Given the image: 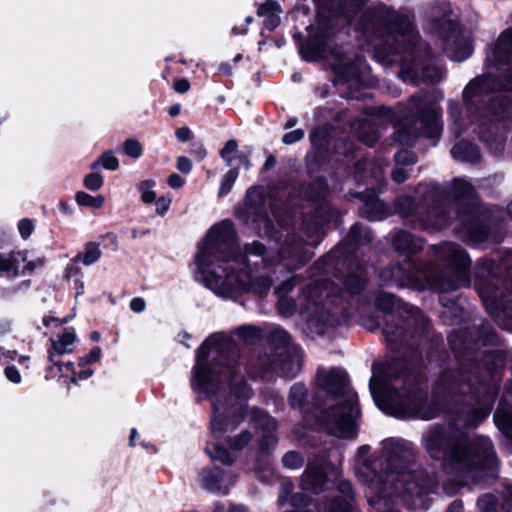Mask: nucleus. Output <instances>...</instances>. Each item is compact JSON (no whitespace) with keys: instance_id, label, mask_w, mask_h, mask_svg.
Wrapping results in <instances>:
<instances>
[{"instance_id":"nucleus-1","label":"nucleus","mask_w":512,"mask_h":512,"mask_svg":"<svg viewBox=\"0 0 512 512\" xmlns=\"http://www.w3.org/2000/svg\"><path fill=\"white\" fill-rule=\"evenodd\" d=\"M239 372L237 355L225 336L212 335L198 349L191 385L200 395L210 397L213 407L211 437L205 450L212 461L224 465H231L235 458L218 443V437L238 425L243 418L244 406L241 402L227 406L221 402L220 395L225 394L226 388L239 400L251 395V389Z\"/></svg>"},{"instance_id":"nucleus-2","label":"nucleus","mask_w":512,"mask_h":512,"mask_svg":"<svg viewBox=\"0 0 512 512\" xmlns=\"http://www.w3.org/2000/svg\"><path fill=\"white\" fill-rule=\"evenodd\" d=\"M250 256L259 258L265 266L274 263L259 242L247 245L244 254L237 253L233 223L224 220L208 231L195 262L205 285L220 296L234 299L247 292L263 295L272 280L247 270Z\"/></svg>"},{"instance_id":"nucleus-3","label":"nucleus","mask_w":512,"mask_h":512,"mask_svg":"<svg viewBox=\"0 0 512 512\" xmlns=\"http://www.w3.org/2000/svg\"><path fill=\"white\" fill-rule=\"evenodd\" d=\"M370 446H361L356 454L354 472L356 477L367 486L369 492L366 497L370 505L379 506L382 497L392 494L395 490L404 501L415 505L410 496H420L424 493V487L418 480L414 470L408 467V449L402 440L386 439L382 442L380 458L385 460V479L377 471L382 465L378 459L369 457Z\"/></svg>"},{"instance_id":"nucleus-4","label":"nucleus","mask_w":512,"mask_h":512,"mask_svg":"<svg viewBox=\"0 0 512 512\" xmlns=\"http://www.w3.org/2000/svg\"><path fill=\"white\" fill-rule=\"evenodd\" d=\"M436 266L417 264L413 260L407 267L395 265L381 271L380 277L386 285L426 288L448 292L470 284V259L466 252L453 243H444L433 249Z\"/></svg>"},{"instance_id":"nucleus-5","label":"nucleus","mask_w":512,"mask_h":512,"mask_svg":"<svg viewBox=\"0 0 512 512\" xmlns=\"http://www.w3.org/2000/svg\"><path fill=\"white\" fill-rule=\"evenodd\" d=\"M424 443L429 455L441 460L445 468L462 469L473 465L492 468L497 465L492 442L486 437L467 443L448 429L433 427L425 433Z\"/></svg>"},{"instance_id":"nucleus-6","label":"nucleus","mask_w":512,"mask_h":512,"mask_svg":"<svg viewBox=\"0 0 512 512\" xmlns=\"http://www.w3.org/2000/svg\"><path fill=\"white\" fill-rule=\"evenodd\" d=\"M358 29L375 48L385 52L395 49V52L404 54L403 61H408L410 56L413 60L417 58L418 34L406 11L395 12L387 7L374 9L363 16V23Z\"/></svg>"},{"instance_id":"nucleus-7","label":"nucleus","mask_w":512,"mask_h":512,"mask_svg":"<svg viewBox=\"0 0 512 512\" xmlns=\"http://www.w3.org/2000/svg\"><path fill=\"white\" fill-rule=\"evenodd\" d=\"M317 381L327 393L342 398L324 416L328 432L339 438L355 437L359 417L357 394L348 386L346 372L338 368L319 370Z\"/></svg>"},{"instance_id":"nucleus-8","label":"nucleus","mask_w":512,"mask_h":512,"mask_svg":"<svg viewBox=\"0 0 512 512\" xmlns=\"http://www.w3.org/2000/svg\"><path fill=\"white\" fill-rule=\"evenodd\" d=\"M387 374L384 364H375L372 368L370 391L377 406L385 413L397 418H419L429 420L437 415V409L428 404L426 397L417 386L405 387L385 392Z\"/></svg>"},{"instance_id":"nucleus-9","label":"nucleus","mask_w":512,"mask_h":512,"mask_svg":"<svg viewBox=\"0 0 512 512\" xmlns=\"http://www.w3.org/2000/svg\"><path fill=\"white\" fill-rule=\"evenodd\" d=\"M438 104L426 93L411 97L404 120L397 128V140L409 144L418 136L439 139L443 125Z\"/></svg>"},{"instance_id":"nucleus-10","label":"nucleus","mask_w":512,"mask_h":512,"mask_svg":"<svg viewBox=\"0 0 512 512\" xmlns=\"http://www.w3.org/2000/svg\"><path fill=\"white\" fill-rule=\"evenodd\" d=\"M43 260H28L27 250H14L9 254L0 253V276L16 278L21 274L32 273Z\"/></svg>"},{"instance_id":"nucleus-11","label":"nucleus","mask_w":512,"mask_h":512,"mask_svg":"<svg viewBox=\"0 0 512 512\" xmlns=\"http://www.w3.org/2000/svg\"><path fill=\"white\" fill-rule=\"evenodd\" d=\"M492 56L497 70L501 69L502 64H511L512 66V29L506 30L499 36ZM505 71V83L497 84L498 89L503 86L504 89L512 90V67Z\"/></svg>"},{"instance_id":"nucleus-12","label":"nucleus","mask_w":512,"mask_h":512,"mask_svg":"<svg viewBox=\"0 0 512 512\" xmlns=\"http://www.w3.org/2000/svg\"><path fill=\"white\" fill-rule=\"evenodd\" d=\"M201 483L206 489L227 494L236 482V475L230 470L220 468L204 469L201 472Z\"/></svg>"},{"instance_id":"nucleus-13","label":"nucleus","mask_w":512,"mask_h":512,"mask_svg":"<svg viewBox=\"0 0 512 512\" xmlns=\"http://www.w3.org/2000/svg\"><path fill=\"white\" fill-rule=\"evenodd\" d=\"M76 339L75 331L72 328H66L56 338H51V346L48 349L49 361L53 365H58V357L73 352Z\"/></svg>"},{"instance_id":"nucleus-14","label":"nucleus","mask_w":512,"mask_h":512,"mask_svg":"<svg viewBox=\"0 0 512 512\" xmlns=\"http://www.w3.org/2000/svg\"><path fill=\"white\" fill-rule=\"evenodd\" d=\"M340 497L334 498L328 505L326 512H359L353 505L354 497L351 483L340 481L337 487Z\"/></svg>"},{"instance_id":"nucleus-15","label":"nucleus","mask_w":512,"mask_h":512,"mask_svg":"<svg viewBox=\"0 0 512 512\" xmlns=\"http://www.w3.org/2000/svg\"><path fill=\"white\" fill-rule=\"evenodd\" d=\"M252 419L255 422V425L261 426L263 429L269 432L261 440L260 449L263 451H268L270 448H274L277 443V438L271 432L276 429L275 420L261 410H253Z\"/></svg>"},{"instance_id":"nucleus-16","label":"nucleus","mask_w":512,"mask_h":512,"mask_svg":"<svg viewBox=\"0 0 512 512\" xmlns=\"http://www.w3.org/2000/svg\"><path fill=\"white\" fill-rule=\"evenodd\" d=\"M333 69L339 79H343L345 82L362 84V74L366 71V65L361 59H358L355 63L334 64Z\"/></svg>"},{"instance_id":"nucleus-17","label":"nucleus","mask_w":512,"mask_h":512,"mask_svg":"<svg viewBox=\"0 0 512 512\" xmlns=\"http://www.w3.org/2000/svg\"><path fill=\"white\" fill-rule=\"evenodd\" d=\"M300 367V350L293 348L286 351L285 357L278 364H275L273 369L279 370L280 375L283 377L293 378L300 370Z\"/></svg>"},{"instance_id":"nucleus-18","label":"nucleus","mask_w":512,"mask_h":512,"mask_svg":"<svg viewBox=\"0 0 512 512\" xmlns=\"http://www.w3.org/2000/svg\"><path fill=\"white\" fill-rule=\"evenodd\" d=\"M309 256H306L302 245L296 244L292 247H285L277 257V264H282L287 269H296L299 265L306 262Z\"/></svg>"},{"instance_id":"nucleus-19","label":"nucleus","mask_w":512,"mask_h":512,"mask_svg":"<svg viewBox=\"0 0 512 512\" xmlns=\"http://www.w3.org/2000/svg\"><path fill=\"white\" fill-rule=\"evenodd\" d=\"M326 483V476L322 468L309 465L301 478V486L304 491H314L318 493V489Z\"/></svg>"},{"instance_id":"nucleus-20","label":"nucleus","mask_w":512,"mask_h":512,"mask_svg":"<svg viewBox=\"0 0 512 512\" xmlns=\"http://www.w3.org/2000/svg\"><path fill=\"white\" fill-rule=\"evenodd\" d=\"M496 83L490 75H484L472 80L464 89L463 97L466 101L472 100L475 96L483 95L490 90H494Z\"/></svg>"},{"instance_id":"nucleus-21","label":"nucleus","mask_w":512,"mask_h":512,"mask_svg":"<svg viewBox=\"0 0 512 512\" xmlns=\"http://www.w3.org/2000/svg\"><path fill=\"white\" fill-rule=\"evenodd\" d=\"M393 245L399 253H415L422 248V241L406 231H399L394 236Z\"/></svg>"},{"instance_id":"nucleus-22","label":"nucleus","mask_w":512,"mask_h":512,"mask_svg":"<svg viewBox=\"0 0 512 512\" xmlns=\"http://www.w3.org/2000/svg\"><path fill=\"white\" fill-rule=\"evenodd\" d=\"M363 201L364 204L361 213L369 220H381L387 216L385 204L377 197H367V199H363Z\"/></svg>"},{"instance_id":"nucleus-23","label":"nucleus","mask_w":512,"mask_h":512,"mask_svg":"<svg viewBox=\"0 0 512 512\" xmlns=\"http://www.w3.org/2000/svg\"><path fill=\"white\" fill-rule=\"evenodd\" d=\"M56 366L58 367L61 377L72 383H76L78 380H86L93 374L90 368H80L77 372L72 362L62 363L58 361V365Z\"/></svg>"},{"instance_id":"nucleus-24","label":"nucleus","mask_w":512,"mask_h":512,"mask_svg":"<svg viewBox=\"0 0 512 512\" xmlns=\"http://www.w3.org/2000/svg\"><path fill=\"white\" fill-rule=\"evenodd\" d=\"M328 295V283H312L303 291L302 297L307 302V309H309L310 304L318 305Z\"/></svg>"},{"instance_id":"nucleus-25","label":"nucleus","mask_w":512,"mask_h":512,"mask_svg":"<svg viewBox=\"0 0 512 512\" xmlns=\"http://www.w3.org/2000/svg\"><path fill=\"white\" fill-rule=\"evenodd\" d=\"M452 156L461 161L474 162L479 158V151L474 144L459 142L451 149Z\"/></svg>"},{"instance_id":"nucleus-26","label":"nucleus","mask_w":512,"mask_h":512,"mask_svg":"<svg viewBox=\"0 0 512 512\" xmlns=\"http://www.w3.org/2000/svg\"><path fill=\"white\" fill-rule=\"evenodd\" d=\"M293 485L290 482H284L281 487V492L279 495L280 504H285L289 502L294 508H298L300 506L307 505V499L304 494H295L288 498L290 492L292 491Z\"/></svg>"},{"instance_id":"nucleus-27","label":"nucleus","mask_w":512,"mask_h":512,"mask_svg":"<svg viewBox=\"0 0 512 512\" xmlns=\"http://www.w3.org/2000/svg\"><path fill=\"white\" fill-rule=\"evenodd\" d=\"M101 255L102 251L100 249L99 244L95 242H88L84 247V251L81 254L77 255L74 261L80 259L85 266H90L97 262L100 259Z\"/></svg>"},{"instance_id":"nucleus-28","label":"nucleus","mask_w":512,"mask_h":512,"mask_svg":"<svg viewBox=\"0 0 512 512\" xmlns=\"http://www.w3.org/2000/svg\"><path fill=\"white\" fill-rule=\"evenodd\" d=\"M450 194L457 199H470L474 195V189L464 179L457 178L451 183Z\"/></svg>"},{"instance_id":"nucleus-29","label":"nucleus","mask_w":512,"mask_h":512,"mask_svg":"<svg viewBox=\"0 0 512 512\" xmlns=\"http://www.w3.org/2000/svg\"><path fill=\"white\" fill-rule=\"evenodd\" d=\"M76 202L80 206L98 209L103 206L105 198L103 195L92 196L84 191H79L76 194Z\"/></svg>"},{"instance_id":"nucleus-30","label":"nucleus","mask_w":512,"mask_h":512,"mask_svg":"<svg viewBox=\"0 0 512 512\" xmlns=\"http://www.w3.org/2000/svg\"><path fill=\"white\" fill-rule=\"evenodd\" d=\"M65 277L67 279H73V289L76 292V296H80L84 292V282L82 280V272L79 267L74 264L67 266Z\"/></svg>"},{"instance_id":"nucleus-31","label":"nucleus","mask_w":512,"mask_h":512,"mask_svg":"<svg viewBox=\"0 0 512 512\" xmlns=\"http://www.w3.org/2000/svg\"><path fill=\"white\" fill-rule=\"evenodd\" d=\"M99 165L104 169L115 171L119 168V160L111 151H106L91 165V168L95 169Z\"/></svg>"},{"instance_id":"nucleus-32","label":"nucleus","mask_w":512,"mask_h":512,"mask_svg":"<svg viewBox=\"0 0 512 512\" xmlns=\"http://www.w3.org/2000/svg\"><path fill=\"white\" fill-rule=\"evenodd\" d=\"M155 181L145 180L138 184L137 189L141 194V199L144 203L150 204L156 200V193L153 190Z\"/></svg>"},{"instance_id":"nucleus-33","label":"nucleus","mask_w":512,"mask_h":512,"mask_svg":"<svg viewBox=\"0 0 512 512\" xmlns=\"http://www.w3.org/2000/svg\"><path fill=\"white\" fill-rule=\"evenodd\" d=\"M307 396V390L301 383H295L290 390L289 402L292 407H299L302 405Z\"/></svg>"},{"instance_id":"nucleus-34","label":"nucleus","mask_w":512,"mask_h":512,"mask_svg":"<svg viewBox=\"0 0 512 512\" xmlns=\"http://www.w3.org/2000/svg\"><path fill=\"white\" fill-rule=\"evenodd\" d=\"M349 237L352 241L359 244L370 242L372 240L371 232L366 227L359 224H355L351 227Z\"/></svg>"},{"instance_id":"nucleus-35","label":"nucleus","mask_w":512,"mask_h":512,"mask_svg":"<svg viewBox=\"0 0 512 512\" xmlns=\"http://www.w3.org/2000/svg\"><path fill=\"white\" fill-rule=\"evenodd\" d=\"M283 465L289 469H299L304 464V458L295 451L287 452L282 459Z\"/></svg>"},{"instance_id":"nucleus-36","label":"nucleus","mask_w":512,"mask_h":512,"mask_svg":"<svg viewBox=\"0 0 512 512\" xmlns=\"http://www.w3.org/2000/svg\"><path fill=\"white\" fill-rule=\"evenodd\" d=\"M238 178L237 169H230L222 178L219 195L223 196L230 192L236 179Z\"/></svg>"},{"instance_id":"nucleus-37","label":"nucleus","mask_w":512,"mask_h":512,"mask_svg":"<svg viewBox=\"0 0 512 512\" xmlns=\"http://www.w3.org/2000/svg\"><path fill=\"white\" fill-rule=\"evenodd\" d=\"M237 150L238 143L232 139L227 141L223 149L220 151L221 158L227 163L228 166L232 165V161Z\"/></svg>"},{"instance_id":"nucleus-38","label":"nucleus","mask_w":512,"mask_h":512,"mask_svg":"<svg viewBox=\"0 0 512 512\" xmlns=\"http://www.w3.org/2000/svg\"><path fill=\"white\" fill-rule=\"evenodd\" d=\"M124 153L134 159L142 155V146L139 141L135 139H128L123 144Z\"/></svg>"},{"instance_id":"nucleus-39","label":"nucleus","mask_w":512,"mask_h":512,"mask_svg":"<svg viewBox=\"0 0 512 512\" xmlns=\"http://www.w3.org/2000/svg\"><path fill=\"white\" fill-rule=\"evenodd\" d=\"M103 177L99 173H89L84 177V186L91 191H97L103 186Z\"/></svg>"},{"instance_id":"nucleus-40","label":"nucleus","mask_w":512,"mask_h":512,"mask_svg":"<svg viewBox=\"0 0 512 512\" xmlns=\"http://www.w3.org/2000/svg\"><path fill=\"white\" fill-rule=\"evenodd\" d=\"M376 305L383 311H391L395 306V298L389 293H380L376 298Z\"/></svg>"},{"instance_id":"nucleus-41","label":"nucleus","mask_w":512,"mask_h":512,"mask_svg":"<svg viewBox=\"0 0 512 512\" xmlns=\"http://www.w3.org/2000/svg\"><path fill=\"white\" fill-rule=\"evenodd\" d=\"M395 161L397 166L406 167L409 165H413L416 162V157L413 152L409 150H401L396 153Z\"/></svg>"},{"instance_id":"nucleus-42","label":"nucleus","mask_w":512,"mask_h":512,"mask_svg":"<svg viewBox=\"0 0 512 512\" xmlns=\"http://www.w3.org/2000/svg\"><path fill=\"white\" fill-rule=\"evenodd\" d=\"M365 279L362 276L351 275L345 280V286L351 294L358 293L364 286Z\"/></svg>"},{"instance_id":"nucleus-43","label":"nucleus","mask_w":512,"mask_h":512,"mask_svg":"<svg viewBox=\"0 0 512 512\" xmlns=\"http://www.w3.org/2000/svg\"><path fill=\"white\" fill-rule=\"evenodd\" d=\"M494 421L501 430H507L512 426V417L501 408L494 414Z\"/></svg>"},{"instance_id":"nucleus-44","label":"nucleus","mask_w":512,"mask_h":512,"mask_svg":"<svg viewBox=\"0 0 512 512\" xmlns=\"http://www.w3.org/2000/svg\"><path fill=\"white\" fill-rule=\"evenodd\" d=\"M250 440L251 434L249 432H243L229 441V447L232 450H241L249 443Z\"/></svg>"},{"instance_id":"nucleus-45","label":"nucleus","mask_w":512,"mask_h":512,"mask_svg":"<svg viewBox=\"0 0 512 512\" xmlns=\"http://www.w3.org/2000/svg\"><path fill=\"white\" fill-rule=\"evenodd\" d=\"M363 128L367 130V133L363 132L360 135L361 141L368 146H372L378 140L379 134L370 124L364 125Z\"/></svg>"},{"instance_id":"nucleus-46","label":"nucleus","mask_w":512,"mask_h":512,"mask_svg":"<svg viewBox=\"0 0 512 512\" xmlns=\"http://www.w3.org/2000/svg\"><path fill=\"white\" fill-rule=\"evenodd\" d=\"M237 335L246 341H250L259 336V329L254 326H243L237 329Z\"/></svg>"},{"instance_id":"nucleus-47","label":"nucleus","mask_w":512,"mask_h":512,"mask_svg":"<svg viewBox=\"0 0 512 512\" xmlns=\"http://www.w3.org/2000/svg\"><path fill=\"white\" fill-rule=\"evenodd\" d=\"M278 310L283 316L291 315L295 310V303L287 298H278Z\"/></svg>"},{"instance_id":"nucleus-48","label":"nucleus","mask_w":512,"mask_h":512,"mask_svg":"<svg viewBox=\"0 0 512 512\" xmlns=\"http://www.w3.org/2000/svg\"><path fill=\"white\" fill-rule=\"evenodd\" d=\"M18 230L23 239H27L31 236L34 230V224L29 219H22L18 223Z\"/></svg>"},{"instance_id":"nucleus-49","label":"nucleus","mask_w":512,"mask_h":512,"mask_svg":"<svg viewBox=\"0 0 512 512\" xmlns=\"http://www.w3.org/2000/svg\"><path fill=\"white\" fill-rule=\"evenodd\" d=\"M100 356H101L100 348L96 347V348L92 349L91 352L87 355V357L80 360L79 368H88L87 364L99 360Z\"/></svg>"},{"instance_id":"nucleus-50","label":"nucleus","mask_w":512,"mask_h":512,"mask_svg":"<svg viewBox=\"0 0 512 512\" xmlns=\"http://www.w3.org/2000/svg\"><path fill=\"white\" fill-rule=\"evenodd\" d=\"M4 373L6 378L14 384H19L22 380L21 374L15 366H7Z\"/></svg>"},{"instance_id":"nucleus-51","label":"nucleus","mask_w":512,"mask_h":512,"mask_svg":"<svg viewBox=\"0 0 512 512\" xmlns=\"http://www.w3.org/2000/svg\"><path fill=\"white\" fill-rule=\"evenodd\" d=\"M409 177L406 167L396 166L392 171V179L396 183H402Z\"/></svg>"},{"instance_id":"nucleus-52","label":"nucleus","mask_w":512,"mask_h":512,"mask_svg":"<svg viewBox=\"0 0 512 512\" xmlns=\"http://www.w3.org/2000/svg\"><path fill=\"white\" fill-rule=\"evenodd\" d=\"M304 137V131L302 129H296L286 133L283 136V142L285 144H293L301 140Z\"/></svg>"},{"instance_id":"nucleus-53","label":"nucleus","mask_w":512,"mask_h":512,"mask_svg":"<svg viewBox=\"0 0 512 512\" xmlns=\"http://www.w3.org/2000/svg\"><path fill=\"white\" fill-rule=\"evenodd\" d=\"M156 202V212L158 215L163 216L166 214V212L169 210L171 199L166 197H160L159 199L155 200Z\"/></svg>"},{"instance_id":"nucleus-54","label":"nucleus","mask_w":512,"mask_h":512,"mask_svg":"<svg viewBox=\"0 0 512 512\" xmlns=\"http://www.w3.org/2000/svg\"><path fill=\"white\" fill-rule=\"evenodd\" d=\"M294 286L295 283L293 279L283 282L276 290L278 298H286V295L293 290Z\"/></svg>"},{"instance_id":"nucleus-55","label":"nucleus","mask_w":512,"mask_h":512,"mask_svg":"<svg viewBox=\"0 0 512 512\" xmlns=\"http://www.w3.org/2000/svg\"><path fill=\"white\" fill-rule=\"evenodd\" d=\"M176 167L180 172L189 174L192 171V162L189 158L180 156L177 159Z\"/></svg>"},{"instance_id":"nucleus-56","label":"nucleus","mask_w":512,"mask_h":512,"mask_svg":"<svg viewBox=\"0 0 512 512\" xmlns=\"http://www.w3.org/2000/svg\"><path fill=\"white\" fill-rule=\"evenodd\" d=\"M167 183L172 189H179L184 186L185 179L180 175L173 173L168 177Z\"/></svg>"},{"instance_id":"nucleus-57","label":"nucleus","mask_w":512,"mask_h":512,"mask_svg":"<svg viewBox=\"0 0 512 512\" xmlns=\"http://www.w3.org/2000/svg\"><path fill=\"white\" fill-rule=\"evenodd\" d=\"M146 308V302L141 297H135L130 301V309L135 313H141Z\"/></svg>"},{"instance_id":"nucleus-58","label":"nucleus","mask_w":512,"mask_h":512,"mask_svg":"<svg viewBox=\"0 0 512 512\" xmlns=\"http://www.w3.org/2000/svg\"><path fill=\"white\" fill-rule=\"evenodd\" d=\"M424 77L433 82L439 81L442 78V71L438 68H433V69L428 68L424 72Z\"/></svg>"},{"instance_id":"nucleus-59","label":"nucleus","mask_w":512,"mask_h":512,"mask_svg":"<svg viewBox=\"0 0 512 512\" xmlns=\"http://www.w3.org/2000/svg\"><path fill=\"white\" fill-rule=\"evenodd\" d=\"M190 84L186 79H177L174 82V89L178 93H185L189 90Z\"/></svg>"},{"instance_id":"nucleus-60","label":"nucleus","mask_w":512,"mask_h":512,"mask_svg":"<svg viewBox=\"0 0 512 512\" xmlns=\"http://www.w3.org/2000/svg\"><path fill=\"white\" fill-rule=\"evenodd\" d=\"M17 356V352L14 350H5L0 347V361L6 362L9 360H15Z\"/></svg>"},{"instance_id":"nucleus-61","label":"nucleus","mask_w":512,"mask_h":512,"mask_svg":"<svg viewBox=\"0 0 512 512\" xmlns=\"http://www.w3.org/2000/svg\"><path fill=\"white\" fill-rule=\"evenodd\" d=\"M191 131L187 127H181L176 131V137L180 142H185L190 139Z\"/></svg>"},{"instance_id":"nucleus-62","label":"nucleus","mask_w":512,"mask_h":512,"mask_svg":"<svg viewBox=\"0 0 512 512\" xmlns=\"http://www.w3.org/2000/svg\"><path fill=\"white\" fill-rule=\"evenodd\" d=\"M447 225V220L445 218V215L443 213H441L439 216H438V219L435 220L433 223H432V226L437 228V229H440L444 226Z\"/></svg>"},{"instance_id":"nucleus-63","label":"nucleus","mask_w":512,"mask_h":512,"mask_svg":"<svg viewBox=\"0 0 512 512\" xmlns=\"http://www.w3.org/2000/svg\"><path fill=\"white\" fill-rule=\"evenodd\" d=\"M505 495L507 497V509L508 512H510V509L512 508V485L506 487Z\"/></svg>"},{"instance_id":"nucleus-64","label":"nucleus","mask_w":512,"mask_h":512,"mask_svg":"<svg viewBox=\"0 0 512 512\" xmlns=\"http://www.w3.org/2000/svg\"><path fill=\"white\" fill-rule=\"evenodd\" d=\"M463 506L460 501H454L449 507L447 512H462Z\"/></svg>"}]
</instances>
